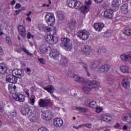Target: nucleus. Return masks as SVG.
Wrapping results in <instances>:
<instances>
[{
	"label": "nucleus",
	"mask_w": 131,
	"mask_h": 131,
	"mask_svg": "<svg viewBox=\"0 0 131 131\" xmlns=\"http://www.w3.org/2000/svg\"><path fill=\"white\" fill-rule=\"evenodd\" d=\"M73 78L75 81L82 82V90L86 94H89L92 89H97L100 86V83L96 81L85 80L83 78L76 74L73 75Z\"/></svg>",
	"instance_id": "nucleus-1"
},
{
	"label": "nucleus",
	"mask_w": 131,
	"mask_h": 131,
	"mask_svg": "<svg viewBox=\"0 0 131 131\" xmlns=\"http://www.w3.org/2000/svg\"><path fill=\"white\" fill-rule=\"evenodd\" d=\"M22 76H24V71L22 69H14L12 71V76L11 78L12 84H15L18 81V78H21Z\"/></svg>",
	"instance_id": "nucleus-2"
},
{
	"label": "nucleus",
	"mask_w": 131,
	"mask_h": 131,
	"mask_svg": "<svg viewBox=\"0 0 131 131\" xmlns=\"http://www.w3.org/2000/svg\"><path fill=\"white\" fill-rule=\"evenodd\" d=\"M61 43H60V46L61 48L68 51L72 50V43H70V39L68 38H61Z\"/></svg>",
	"instance_id": "nucleus-3"
},
{
	"label": "nucleus",
	"mask_w": 131,
	"mask_h": 131,
	"mask_svg": "<svg viewBox=\"0 0 131 131\" xmlns=\"http://www.w3.org/2000/svg\"><path fill=\"white\" fill-rule=\"evenodd\" d=\"M45 20L50 26H53L55 24V15L52 13H47L45 15Z\"/></svg>",
	"instance_id": "nucleus-4"
},
{
	"label": "nucleus",
	"mask_w": 131,
	"mask_h": 131,
	"mask_svg": "<svg viewBox=\"0 0 131 131\" xmlns=\"http://www.w3.org/2000/svg\"><path fill=\"white\" fill-rule=\"evenodd\" d=\"M90 32L86 30H79L77 33V36L81 39V40H86L89 38Z\"/></svg>",
	"instance_id": "nucleus-5"
},
{
	"label": "nucleus",
	"mask_w": 131,
	"mask_h": 131,
	"mask_svg": "<svg viewBox=\"0 0 131 131\" xmlns=\"http://www.w3.org/2000/svg\"><path fill=\"white\" fill-rule=\"evenodd\" d=\"M75 9L79 10L83 14L88 13V6H82L81 2L78 1L77 0H76V3L75 4Z\"/></svg>",
	"instance_id": "nucleus-6"
},
{
	"label": "nucleus",
	"mask_w": 131,
	"mask_h": 131,
	"mask_svg": "<svg viewBox=\"0 0 131 131\" xmlns=\"http://www.w3.org/2000/svg\"><path fill=\"white\" fill-rule=\"evenodd\" d=\"M50 103H51L50 99H41L38 101V105L40 108H46V107H48Z\"/></svg>",
	"instance_id": "nucleus-7"
},
{
	"label": "nucleus",
	"mask_w": 131,
	"mask_h": 131,
	"mask_svg": "<svg viewBox=\"0 0 131 131\" xmlns=\"http://www.w3.org/2000/svg\"><path fill=\"white\" fill-rule=\"evenodd\" d=\"M43 90L45 91H47L49 94H51V97L53 98V99H55L57 101H60V99H59V97H57L55 95H54V91H55V89H54V86L50 85L49 86L47 87H44Z\"/></svg>",
	"instance_id": "nucleus-8"
},
{
	"label": "nucleus",
	"mask_w": 131,
	"mask_h": 131,
	"mask_svg": "<svg viewBox=\"0 0 131 131\" xmlns=\"http://www.w3.org/2000/svg\"><path fill=\"white\" fill-rule=\"evenodd\" d=\"M45 40L46 41L49 42V43H57L58 42V37L56 36H54L52 35H48L46 37H45Z\"/></svg>",
	"instance_id": "nucleus-9"
},
{
	"label": "nucleus",
	"mask_w": 131,
	"mask_h": 131,
	"mask_svg": "<svg viewBox=\"0 0 131 131\" xmlns=\"http://www.w3.org/2000/svg\"><path fill=\"white\" fill-rule=\"evenodd\" d=\"M41 117L46 120H51L54 118V114L49 112V111H45L42 113Z\"/></svg>",
	"instance_id": "nucleus-10"
},
{
	"label": "nucleus",
	"mask_w": 131,
	"mask_h": 131,
	"mask_svg": "<svg viewBox=\"0 0 131 131\" xmlns=\"http://www.w3.org/2000/svg\"><path fill=\"white\" fill-rule=\"evenodd\" d=\"M121 5V1L120 0H113L112 2V7L113 11H118L119 10V6Z\"/></svg>",
	"instance_id": "nucleus-11"
},
{
	"label": "nucleus",
	"mask_w": 131,
	"mask_h": 131,
	"mask_svg": "<svg viewBox=\"0 0 131 131\" xmlns=\"http://www.w3.org/2000/svg\"><path fill=\"white\" fill-rule=\"evenodd\" d=\"M50 47L47 46V44H42L39 47V53L41 55H47L49 52Z\"/></svg>",
	"instance_id": "nucleus-12"
},
{
	"label": "nucleus",
	"mask_w": 131,
	"mask_h": 131,
	"mask_svg": "<svg viewBox=\"0 0 131 131\" xmlns=\"http://www.w3.org/2000/svg\"><path fill=\"white\" fill-rule=\"evenodd\" d=\"M13 98L18 102H25V96L23 94H14L12 95Z\"/></svg>",
	"instance_id": "nucleus-13"
},
{
	"label": "nucleus",
	"mask_w": 131,
	"mask_h": 131,
	"mask_svg": "<svg viewBox=\"0 0 131 131\" xmlns=\"http://www.w3.org/2000/svg\"><path fill=\"white\" fill-rule=\"evenodd\" d=\"M111 68V66L110 65L107 64H103L98 69V72L106 73V72H108L110 70Z\"/></svg>",
	"instance_id": "nucleus-14"
},
{
	"label": "nucleus",
	"mask_w": 131,
	"mask_h": 131,
	"mask_svg": "<svg viewBox=\"0 0 131 131\" xmlns=\"http://www.w3.org/2000/svg\"><path fill=\"white\" fill-rule=\"evenodd\" d=\"M49 55L51 58H52L54 60H58L59 59V53L57 49L52 50Z\"/></svg>",
	"instance_id": "nucleus-15"
},
{
	"label": "nucleus",
	"mask_w": 131,
	"mask_h": 131,
	"mask_svg": "<svg viewBox=\"0 0 131 131\" xmlns=\"http://www.w3.org/2000/svg\"><path fill=\"white\" fill-rule=\"evenodd\" d=\"M53 124L56 127H61L63 125V120L61 118H55L53 120Z\"/></svg>",
	"instance_id": "nucleus-16"
},
{
	"label": "nucleus",
	"mask_w": 131,
	"mask_h": 131,
	"mask_svg": "<svg viewBox=\"0 0 131 131\" xmlns=\"http://www.w3.org/2000/svg\"><path fill=\"white\" fill-rule=\"evenodd\" d=\"M113 10L111 9H106L104 11V16L105 18H107L108 19H111L113 17V15L114 14L113 13Z\"/></svg>",
	"instance_id": "nucleus-17"
},
{
	"label": "nucleus",
	"mask_w": 131,
	"mask_h": 131,
	"mask_svg": "<svg viewBox=\"0 0 131 131\" xmlns=\"http://www.w3.org/2000/svg\"><path fill=\"white\" fill-rule=\"evenodd\" d=\"M104 26H105L102 23H97L94 24V28L96 31L100 32V31H102V30L104 28Z\"/></svg>",
	"instance_id": "nucleus-18"
},
{
	"label": "nucleus",
	"mask_w": 131,
	"mask_h": 131,
	"mask_svg": "<svg viewBox=\"0 0 131 131\" xmlns=\"http://www.w3.org/2000/svg\"><path fill=\"white\" fill-rule=\"evenodd\" d=\"M21 114L23 115H29V116H31V115H32V111L30 110V108L27 107H23L22 108L21 111H20Z\"/></svg>",
	"instance_id": "nucleus-19"
},
{
	"label": "nucleus",
	"mask_w": 131,
	"mask_h": 131,
	"mask_svg": "<svg viewBox=\"0 0 131 131\" xmlns=\"http://www.w3.org/2000/svg\"><path fill=\"white\" fill-rule=\"evenodd\" d=\"M18 32L23 37H25V35L26 34V30L25 29V27L22 25H20L18 27Z\"/></svg>",
	"instance_id": "nucleus-20"
},
{
	"label": "nucleus",
	"mask_w": 131,
	"mask_h": 131,
	"mask_svg": "<svg viewBox=\"0 0 131 131\" xmlns=\"http://www.w3.org/2000/svg\"><path fill=\"white\" fill-rule=\"evenodd\" d=\"M8 90L11 94H16L17 93V86L15 84L9 83L8 85Z\"/></svg>",
	"instance_id": "nucleus-21"
},
{
	"label": "nucleus",
	"mask_w": 131,
	"mask_h": 131,
	"mask_svg": "<svg viewBox=\"0 0 131 131\" xmlns=\"http://www.w3.org/2000/svg\"><path fill=\"white\" fill-rule=\"evenodd\" d=\"M122 85H123V87L124 88V89L126 90H128L130 85L129 80H128L127 78L123 79L122 82Z\"/></svg>",
	"instance_id": "nucleus-22"
},
{
	"label": "nucleus",
	"mask_w": 131,
	"mask_h": 131,
	"mask_svg": "<svg viewBox=\"0 0 131 131\" xmlns=\"http://www.w3.org/2000/svg\"><path fill=\"white\" fill-rule=\"evenodd\" d=\"M8 71V67L5 63H0V73L1 74H6Z\"/></svg>",
	"instance_id": "nucleus-23"
},
{
	"label": "nucleus",
	"mask_w": 131,
	"mask_h": 131,
	"mask_svg": "<svg viewBox=\"0 0 131 131\" xmlns=\"http://www.w3.org/2000/svg\"><path fill=\"white\" fill-rule=\"evenodd\" d=\"M120 58L122 61L130 62L131 63V54H122L120 55Z\"/></svg>",
	"instance_id": "nucleus-24"
},
{
	"label": "nucleus",
	"mask_w": 131,
	"mask_h": 131,
	"mask_svg": "<svg viewBox=\"0 0 131 131\" xmlns=\"http://www.w3.org/2000/svg\"><path fill=\"white\" fill-rule=\"evenodd\" d=\"M82 53L85 55H90L91 53V47L86 46L82 49Z\"/></svg>",
	"instance_id": "nucleus-25"
},
{
	"label": "nucleus",
	"mask_w": 131,
	"mask_h": 131,
	"mask_svg": "<svg viewBox=\"0 0 131 131\" xmlns=\"http://www.w3.org/2000/svg\"><path fill=\"white\" fill-rule=\"evenodd\" d=\"M76 3V0H68L67 5L69 8H72V9H75V4Z\"/></svg>",
	"instance_id": "nucleus-26"
},
{
	"label": "nucleus",
	"mask_w": 131,
	"mask_h": 131,
	"mask_svg": "<svg viewBox=\"0 0 131 131\" xmlns=\"http://www.w3.org/2000/svg\"><path fill=\"white\" fill-rule=\"evenodd\" d=\"M74 110H76V111L80 112V113H86L88 112V110L82 107H75Z\"/></svg>",
	"instance_id": "nucleus-27"
},
{
	"label": "nucleus",
	"mask_w": 131,
	"mask_h": 131,
	"mask_svg": "<svg viewBox=\"0 0 131 131\" xmlns=\"http://www.w3.org/2000/svg\"><path fill=\"white\" fill-rule=\"evenodd\" d=\"M120 70L123 73H129V67L127 66H122Z\"/></svg>",
	"instance_id": "nucleus-28"
},
{
	"label": "nucleus",
	"mask_w": 131,
	"mask_h": 131,
	"mask_svg": "<svg viewBox=\"0 0 131 131\" xmlns=\"http://www.w3.org/2000/svg\"><path fill=\"white\" fill-rule=\"evenodd\" d=\"M128 5L127 4H125L123 5L121 7V10L122 11V13L124 14H127L128 12Z\"/></svg>",
	"instance_id": "nucleus-29"
},
{
	"label": "nucleus",
	"mask_w": 131,
	"mask_h": 131,
	"mask_svg": "<svg viewBox=\"0 0 131 131\" xmlns=\"http://www.w3.org/2000/svg\"><path fill=\"white\" fill-rule=\"evenodd\" d=\"M57 16L59 20H64L65 19V15L64 12L61 11H58L57 12Z\"/></svg>",
	"instance_id": "nucleus-30"
},
{
	"label": "nucleus",
	"mask_w": 131,
	"mask_h": 131,
	"mask_svg": "<svg viewBox=\"0 0 131 131\" xmlns=\"http://www.w3.org/2000/svg\"><path fill=\"white\" fill-rule=\"evenodd\" d=\"M68 62V60H67V58L64 56H62L60 59V65H62V66L65 67Z\"/></svg>",
	"instance_id": "nucleus-31"
},
{
	"label": "nucleus",
	"mask_w": 131,
	"mask_h": 131,
	"mask_svg": "<svg viewBox=\"0 0 131 131\" xmlns=\"http://www.w3.org/2000/svg\"><path fill=\"white\" fill-rule=\"evenodd\" d=\"M101 119L103 121H105V122H109V121H111V117L106 115H102L101 116Z\"/></svg>",
	"instance_id": "nucleus-32"
},
{
	"label": "nucleus",
	"mask_w": 131,
	"mask_h": 131,
	"mask_svg": "<svg viewBox=\"0 0 131 131\" xmlns=\"http://www.w3.org/2000/svg\"><path fill=\"white\" fill-rule=\"evenodd\" d=\"M100 64H101V61H100V60H95L92 65L91 66V68L92 69H95V68H97V67H98V66H99Z\"/></svg>",
	"instance_id": "nucleus-33"
},
{
	"label": "nucleus",
	"mask_w": 131,
	"mask_h": 131,
	"mask_svg": "<svg viewBox=\"0 0 131 131\" xmlns=\"http://www.w3.org/2000/svg\"><path fill=\"white\" fill-rule=\"evenodd\" d=\"M76 26V21L75 20L71 21L69 23V27L70 29H74Z\"/></svg>",
	"instance_id": "nucleus-34"
},
{
	"label": "nucleus",
	"mask_w": 131,
	"mask_h": 131,
	"mask_svg": "<svg viewBox=\"0 0 131 131\" xmlns=\"http://www.w3.org/2000/svg\"><path fill=\"white\" fill-rule=\"evenodd\" d=\"M107 52V49L105 47H101L98 49V53L99 55H102V54H105Z\"/></svg>",
	"instance_id": "nucleus-35"
},
{
	"label": "nucleus",
	"mask_w": 131,
	"mask_h": 131,
	"mask_svg": "<svg viewBox=\"0 0 131 131\" xmlns=\"http://www.w3.org/2000/svg\"><path fill=\"white\" fill-rule=\"evenodd\" d=\"M28 102L30 105H34L35 103V98L29 97Z\"/></svg>",
	"instance_id": "nucleus-36"
},
{
	"label": "nucleus",
	"mask_w": 131,
	"mask_h": 131,
	"mask_svg": "<svg viewBox=\"0 0 131 131\" xmlns=\"http://www.w3.org/2000/svg\"><path fill=\"white\" fill-rule=\"evenodd\" d=\"M81 66H83V68L85 69V70L87 73L88 76H89V77L91 76V74H90V73H89V71H88V66L84 63H81Z\"/></svg>",
	"instance_id": "nucleus-37"
},
{
	"label": "nucleus",
	"mask_w": 131,
	"mask_h": 131,
	"mask_svg": "<svg viewBox=\"0 0 131 131\" xmlns=\"http://www.w3.org/2000/svg\"><path fill=\"white\" fill-rule=\"evenodd\" d=\"M89 106L91 108H96L97 107V102L95 101H91L89 103Z\"/></svg>",
	"instance_id": "nucleus-38"
},
{
	"label": "nucleus",
	"mask_w": 131,
	"mask_h": 131,
	"mask_svg": "<svg viewBox=\"0 0 131 131\" xmlns=\"http://www.w3.org/2000/svg\"><path fill=\"white\" fill-rule=\"evenodd\" d=\"M22 50L23 52H24V53H25V54H27V55L30 56V57H33V55L31 53L29 52V51L27 50V49L26 48H22Z\"/></svg>",
	"instance_id": "nucleus-39"
},
{
	"label": "nucleus",
	"mask_w": 131,
	"mask_h": 131,
	"mask_svg": "<svg viewBox=\"0 0 131 131\" xmlns=\"http://www.w3.org/2000/svg\"><path fill=\"white\" fill-rule=\"evenodd\" d=\"M12 75L11 74H9L7 76H6V80L7 82H10L11 83L12 81Z\"/></svg>",
	"instance_id": "nucleus-40"
},
{
	"label": "nucleus",
	"mask_w": 131,
	"mask_h": 131,
	"mask_svg": "<svg viewBox=\"0 0 131 131\" xmlns=\"http://www.w3.org/2000/svg\"><path fill=\"white\" fill-rule=\"evenodd\" d=\"M124 33L125 35L127 36H131V29H127L124 31Z\"/></svg>",
	"instance_id": "nucleus-41"
},
{
	"label": "nucleus",
	"mask_w": 131,
	"mask_h": 131,
	"mask_svg": "<svg viewBox=\"0 0 131 131\" xmlns=\"http://www.w3.org/2000/svg\"><path fill=\"white\" fill-rule=\"evenodd\" d=\"M129 115V114H124L123 116V120L124 121V122H127L126 121L127 119H129V117L126 118V117L128 116Z\"/></svg>",
	"instance_id": "nucleus-42"
},
{
	"label": "nucleus",
	"mask_w": 131,
	"mask_h": 131,
	"mask_svg": "<svg viewBox=\"0 0 131 131\" xmlns=\"http://www.w3.org/2000/svg\"><path fill=\"white\" fill-rule=\"evenodd\" d=\"M38 60L39 62H40V63L41 64V65H44V64H46V60L42 58H38Z\"/></svg>",
	"instance_id": "nucleus-43"
},
{
	"label": "nucleus",
	"mask_w": 131,
	"mask_h": 131,
	"mask_svg": "<svg viewBox=\"0 0 131 131\" xmlns=\"http://www.w3.org/2000/svg\"><path fill=\"white\" fill-rule=\"evenodd\" d=\"M6 42L9 46H12V41L11 40V38L10 37H6Z\"/></svg>",
	"instance_id": "nucleus-44"
},
{
	"label": "nucleus",
	"mask_w": 131,
	"mask_h": 131,
	"mask_svg": "<svg viewBox=\"0 0 131 131\" xmlns=\"http://www.w3.org/2000/svg\"><path fill=\"white\" fill-rule=\"evenodd\" d=\"M17 115V112L16 111H13L10 113V116L11 117H15Z\"/></svg>",
	"instance_id": "nucleus-45"
},
{
	"label": "nucleus",
	"mask_w": 131,
	"mask_h": 131,
	"mask_svg": "<svg viewBox=\"0 0 131 131\" xmlns=\"http://www.w3.org/2000/svg\"><path fill=\"white\" fill-rule=\"evenodd\" d=\"M25 93L26 95V97L28 98L30 97V94L29 93V90L27 89H25L24 90Z\"/></svg>",
	"instance_id": "nucleus-46"
},
{
	"label": "nucleus",
	"mask_w": 131,
	"mask_h": 131,
	"mask_svg": "<svg viewBox=\"0 0 131 131\" xmlns=\"http://www.w3.org/2000/svg\"><path fill=\"white\" fill-rule=\"evenodd\" d=\"M48 4H42V7H46L47 8H49V7H50V6H51V5H52V2L51 1V0H48Z\"/></svg>",
	"instance_id": "nucleus-47"
},
{
	"label": "nucleus",
	"mask_w": 131,
	"mask_h": 131,
	"mask_svg": "<svg viewBox=\"0 0 131 131\" xmlns=\"http://www.w3.org/2000/svg\"><path fill=\"white\" fill-rule=\"evenodd\" d=\"M96 109V112H97V113H100V112H102V111H103V108L100 107H95Z\"/></svg>",
	"instance_id": "nucleus-48"
},
{
	"label": "nucleus",
	"mask_w": 131,
	"mask_h": 131,
	"mask_svg": "<svg viewBox=\"0 0 131 131\" xmlns=\"http://www.w3.org/2000/svg\"><path fill=\"white\" fill-rule=\"evenodd\" d=\"M38 131H49V129L45 127H41L39 128Z\"/></svg>",
	"instance_id": "nucleus-49"
},
{
	"label": "nucleus",
	"mask_w": 131,
	"mask_h": 131,
	"mask_svg": "<svg viewBox=\"0 0 131 131\" xmlns=\"http://www.w3.org/2000/svg\"><path fill=\"white\" fill-rule=\"evenodd\" d=\"M21 13V10L19 9L17 10H15L14 12V16H17V15H19Z\"/></svg>",
	"instance_id": "nucleus-50"
},
{
	"label": "nucleus",
	"mask_w": 131,
	"mask_h": 131,
	"mask_svg": "<svg viewBox=\"0 0 131 131\" xmlns=\"http://www.w3.org/2000/svg\"><path fill=\"white\" fill-rule=\"evenodd\" d=\"M28 39H30V38H33V35L31 34V33L28 32L27 34Z\"/></svg>",
	"instance_id": "nucleus-51"
},
{
	"label": "nucleus",
	"mask_w": 131,
	"mask_h": 131,
	"mask_svg": "<svg viewBox=\"0 0 131 131\" xmlns=\"http://www.w3.org/2000/svg\"><path fill=\"white\" fill-rule=\"evenodd\" d=\"M129 119H127L126 121H127L128 123H131V114H129V115L127 117H125L126 118H128Z\"/></svg>",
	"instance_id": "nucleus-52"
},
{
	"label": "nucleus",
	"mask_w": 131,
	"mask_h": 131,
	"mask_svg": "<svg viewBox=\"0 0 131 131\" xmlns=\"http://www.w3.org/2000/svg\"><path fill=\"white\" fill-rule=\"evenodd\" d=\"M84 124V127H87V128H92V124L86 123Z\"/></svg>",
	"instance_id": "nucleus-53"
},
{
	"label": "nucleus",
	"mask_w": 131,
	"mask_h": 131,
	"mask_svg": "<svg viewBox=\"0 0 131 131\" xmlns=\"http://www.w3.org/2000/svg\"><path fill=\"white\" fill-rule=\"evenodd\" d=\"M128 129V126L126 125H123V127H122L123 130H127Z\"/></svg>",
	"instance_id": "nucleus-54"
},
{
	"label": "nucleus",
	"mask_w": 131,
	"mask_h": 131,
	"mask_svg": "<svg viewBox=\"0 0 131 131\" xmlns=\"http://www.w3.org/2000/svg\"><path fill=\"white\" fill-rule=\"evenodd\" d=\"M43 28H45V29H47V30L48 32H51L52 31V28H51L43 27Z\"/></svg>",
	"instance_id": "nucleus-55"
},
{
	"label": "nucleus",
	"mask_w": 131,
	"mask_h": 131,
	"mask_svg": "<svg viewBox=\"0 0 131 131\" xmlns=\"http://www.w3.org/2000/svg\"><path fill=\"white\" fill-rule=\"evenodd\" d=\"M21 8V4L17 3L15 6V9H20Z\"/></svg>",
	"instance_id": "nucleus-56"
},
{
	"label": "nucleus",
	"mask_w": 131,
	"mask_h": 131,
	"mask_svg": "<svg viewBox=\"0 0 131 131\" xmlns=\"http://www.w3.org/2000/svg\"><path fill=\"white\" fill-rule=\"evenodd\" d=\"M115 128H119L120 127V124L119 123H117L114 126Z\"/></svg>",
	"instance_id": "nucleus-57"
},
{
	"label": "nucleus",
	"mask_w": 131,
	"mask_h": 131,
	"mask_svg": "<svg viewBox=\"0 0 131 131\" xmlns=\"http://www.w3.org/2000/svg\"><path fill=\"white\" fill-rule=\"evenodd\" d=\"M85 4L87 6H90V5L92 4V1H91V0H89L88 1H86Z\"/></svg>",
	"instance_id": "nucleus-58"
},
{
	"label": "nucleus",
	"mask_w": 131,
	"mask_h": 131,
	"mask_svg": "<svg viewBox=\"0 0 131 131\" xmlns=\"http://www.w3.org/2000/svg\"><path fill=\"white\" fill-rule=\"evenodd\" d=\"M0 112L1 113H3L4 112V106H2V105L0 104Z\"/></svg>",
	"instance_id": "nucleus-59"
},
{
	"label": "nucleus",
	"mask_w": 131,
	"mask_h": 131,
	"mask_svg": "<svg viewBox=\"0 0 131 131\" xmlns=\"http://www.w3.org/2000/svg\"><path fill=\"white\" fill-rule=\"evenodd\" d=\"M27 73H28V74H30V73H31V70L29 68H27Z\"/></svg>",
	"instance_id": "nucleus-60"
},
{
	"label": "nucleus",
	"mask_w": 131,
	"mask_h": 131,
	"mask_svg": "<svg viewBox=\"0 0 131 131\" xmlns=\"http://www.w3.org/2000/svg\"><path fill=\"white\" fill-rule=\"evenodd\" d=\"M4 54V51L3 50V48L0 46V55H3Z\"/></svg>",
	"instance_id": "nucleus-61"
},
{
	"label": "nucleus",
	"mask_w": 131,
	"mask_h": 131,
	"mask_svg": "<svg viewBox=\"0 0 131 131\" xmlns=\"http://www.w3.org/2000/svg\"><path fill=\"white\" fill-rule=\"evenodd\" d=\"M95 3H97V4H100V3H102L103 2V0H94Z\"/></svg>",
	"instance_id": "nucleus-62"
},
{
	"label": "nucleus",
	"mask_w": 131,
	"mask_h": 131,
	"mask_svg": "<svg viewBox=\"0 0 131 131\" xmlns=\"http://www.w3.org/2000/svg\"><path fill=\"white\" fill-rule=\"evenodd\" d=\"M107 83H108L109 84H113V83H114V80L108 81Z\"/></svg>",
	"instance_id": "nucleus-63"
},
{
	"label": "nucleus",
	"mask_w": 131,
	"mask_h": 131,
	"mask_svg": "<svg viewBox=\"0 0 131 131\" xmlns=\"http://www.w3.org/2000/svg\"><path fill=\"white\" fill-rule=\"evenodd\" d=\"M79 128H81L82 127H84V124H82L78 125Z\"/></svg>",
	"instance_id": "nucleus-64"
}]
</instances>
